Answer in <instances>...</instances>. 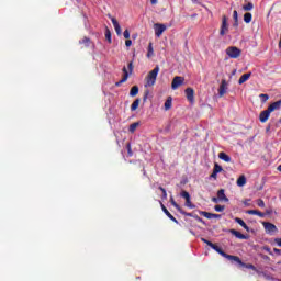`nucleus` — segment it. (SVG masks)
I'll use <instances>...</instances> for the list:
<instances>
[{
    "label": "nucleus",
    "instance_id": "obj_1",
    "mask_svg": "<svg viewBox=\"0 0 281 281\" xmlns=\"http://www.w3.org/2000/svg\"><path fill=\"white\" fill-rule=\"evenodd\" d=\"M157 76H159V66H156L145 78V87H155V82H157Z\"/></svg>",
    "mask_w": 281,
    "mask_h": 281
},
{
    "label": "nucleus",
    "instance_id": "obj_2",
    "mask_svg": "<svg viewBox=\"0 0 281 281\" xmlns=\"http://www.w3.org/2000/svg\"><path fill=\"white\" fill-rule=\"evenodd\" d=\"M133 69H134V66H133V61H130L128 65H127V68L126 66L123 67L122 71H123V77L120 81H117L115 83L116 87H122V85H124V82H126V80H128V76L131 74H133ZM130 71V72H128Z\"/></svg>",
    "mask_w": 281,
    "mask_h": 281
},
{
    "label": "nucleus",
    "instance_id": "obj_3",
    "mask_svg": "<svg viewBox=\"0 0 281 281\" xmlns=\"http://www.w3.org/2000/svg\"><path fill=\"white\" fill-rule=\"evenodd\" d=\"M209 247H211V249H214V251H216L217 254H220V256H222L223 258H226L227 260H238V256H234V255H228L227 252L223 251L222 247H218V245L212 243L209 244Z\"/></svg>",
    "mask_w": 281,
    "mask_h": 281
},
{
    "label": "nucleus",
    "instance_id": "obj_4",
    "mask_svg": "<svg viewBox=\"0 0 281 281\" xmlns=\"http://www.w3.org/2000/svg\"><path fill=\"white\" fill-rule=\"evenodd\" d=\"M226 56H228V58H240V54H243V50L236 46H228L226 48Z\"/></svg>",
    "mask_w": 281,
    "mask_h": 281
},
{
    "label": "nucleus",
    "instance_id": "obj_5",
    "mask_svg": "<svg viewBox=\"0 0 281 281\" xmlns=\"http://www.w3.org/2000/svg\"><path fill=\"white\" fill-rule=\"evenodd\" d=\"M229 32V24H227V15L222 16V25L220 29V36H225Z\"/></svg>",
    "mask_w": 281,
    "mask_h": 281
},
{
    "label": "nucleus",
    "instance_id": "obj_6",
    "mask_svg": "<svg viewBox=\"0 0 281 281\" xmlns=\"http://www.w3.org/2000/svg\"><path fill=\"white\" fill-rule=\"evenodd\" d=\"M183 82H186V78H183L181 76H176L172 79L171 89H173V90L179 89V87H181V85H183Z\"/></svg>",
    "mask_w": 281,
    "mask_h": 281
},
{
    "label": "nucleus",
    "instance_id": "obj_7",
    "mask_svg": "<svg viewBox=\"0 0 281 281\" xmlns=\"http://www.w3.org/2000/svg\"><path fill=\"white\" fill-rule=\"evenodd\" d=\"M262 225L266 229V234H276V232H278V227L272 223L263 222Z\"/></svg>",
    "mask_w": 281,
    "mask_h": 281
},
{
    "label": "nucleus",
    "instance_id": "obj_8",
    "mask_svg": "<svg viewBox=\"0 0 281 281\" xmlns=\"http://www.w3.org/2000/svg\"><path fill=\"white\" fill-rule=\"evenodd\" d=\"M231 262H237V265H240V267H244L245 269H251L252 271H256V266L252 263H245L240 259V257H237V259H232Z\"/></svg>",
    "mask_w": 281,
    "mask_h": 281
},
{
    "label": "nucleus",
    "instance_id": "obj_9",
    "mask_svg": "<svg viewBox=\"0 0 281 281\" xmlns=\"http://www.w3.org/2000/svg\"><path fill=\"white\" fill-rule=\"evenodd\" d=\"M154 30H155L156 36L159 38V36H161V34H164L166 32V25L156 23V24H154Z\"/></svg>",
    "mask_w": 281,
    "mask_h": 281
},
{
    "label": "nucleus",
    "instance_id": "obj_10",
    "mask_svg": "<svg viewBox=\"0 0 281 281\" xmlns=\"http://www.w3.org/2000/svg\"><path fill=\"white\" fill-rule=\"evenodd\" d=\"M109 19L112 21V25L117 34V36L122 35V26H120V22H117V19L109 15Z\"/></svg>",
    "mask_w": 281,
    "mask_h": 281
},
{
    "label": "nucleus",
    "instance_id": "obj_11",
    "mask_svg": "<svg viewBox=\"0 0 281 281\" xmlns=\"http://www.w3.org/2000/svg\"><path fill=\"white\" fill-rule=\"evenodd\" d=\"M160 206H161L164 214H166V216H168V218H170V221H172V223H176L177 225H179V221L170 214V211H168L166 205H164V203L160 202Z\"/></svg>",
    "mask_w": 281,
    "mask_h": 281
},
{
    "label": "nucleus",
    "instance_id": "obj_12",
    "mask_svg": "<svg viewBox=\"0 0 281 281\" xmlns=\"http://www.w3.org/2000/svg\"><path fill=\"white\" fill-rule=\"evenodd\" d=\"M227 93V80L223 79L218 88V97L223 98Z\"/></svg>",
    "mask_w": 281,
    "mask_h": 281
},
{
    "label": "nucleus",
    "instance_id": "obj_13",
    "mask_svg": "<svg viewBox=\"0 0 281 281\" xmlns=\"http://www.w3.org/2000/svg\"><path fill=\"white\" fill-rule=\"evenodd\" d=\"M271 116V112L269 111V108L265 111H262L259 114V120L262 124H265V122H267V120H269V117Z\"/></svg>",
    "mask_w": 281,
    "mask_h": 281
},
{
    "label": "nucleus",
    "instance_id": "obj_14",
    "mask_svg": "<svg viewBox=\"0 0 281 281\" xmlns=\"http://www.w3.org/2000/svg\"><path fill=\"white\" fill-rule=\"evenodd\" d=\"M229 234L235 236V238H238L239 240H247V235L236 231V229H229Z\"/></svg>",
    "mask_w": 281,
    "mask_h": 281
},
{
    "label": "nucleus",
    "instance_id": "obj_15",
    "mask_svg": "<svg viewBox=\"0 0 281 281\" xmlns=\"http://www.w3.org/2000/svg\"><path fill=\"white\" fill-rule=\"evenodd\" d=\"M184 92H186L187 100H188L189 102H194V89H192V88H187V89L184 90Z\"/></svg>",
    "mask_w": 281,
    "mask_h": 281
},
{
    "label": "nucleus",
    "instance_id": "obj_16",
    "mask_svg": "<svg viewBox=\"0 0 281 281\" xmlns=\"http://www.w3.org/2000/svg\"><path fill=\"white\" fill-rule=\"evenodd\" d=\"M280 108H281V100L271 103L268 106V110H269L270 113H273V111H279Z\"/></svg>",
    "mask_w": 281,
    "mask_h": 281
},
{
    "label": "nucleus",
    "instance_id": "obj_17",
    "mask_svg": "<svg viewBox=\"0 0 281 281\" xmlns=\"http://www.w3.org/2000/svg\"><path fill=\"white\" fill-rule=\"evenodd\" d=\"M217 199L218 201H225V203L229 202L227 195H225V189H221L217 191Z\"/></svg>",
    "mask_w": 281,
    "mask_h": 281
},
{
    "label": "nucleus",
    "instance_id": "obj_18",
    "mask_svg": "<svg viewBox=\"0 0 281 281\" xmlns=\"http://www.w3.org/2000/svg\"><path fill=\"white\" fill-rule=\"evenodd\" d=\"M247 214H250V216H259V218H265V213L258 211V210H248Z\"/></svg>",
    "mask_w": 281,
    "mask_h": 281
},
{
    "label": "nucleus",
    "instance_id": "obj_19",
    "mask_svg": "<svg viewBox=\"0 0 281 281\" xmlns=\"http://www.w3.org/2000/svg\"><path fill=\"white\" fill-rule=\"evenodd\" d=\"M250 78H251V72L241 75V77L238 80V85H245V82H247V80H249Z\"/></svg>",
    "mask_w": 281,
    "mask_h": 281
},
{
    "label": "nucleus",
    "instance_id": "obj_20",
    "mask_svg": "<svg viewBox=\"0 0 281 281\" xmlns=\"http://www.w3.org/2000/svg\"><path fill=\"white\" fill-rule=\"evenodd\" d=\"M218 158L222 159V161H225L226 164H229V161H232V157H229V155H227L225 151H221L218 154Z\"/></svg>",
    "mask_w": 281,
    "mask_h": 281
},
{
    "label": "nucleus",
    "instance_id": "obj_21",
    "mask_svg": "<svg viewBox=\"0 0 281 281\" xmlns=\"http://www.w3.org/2000/svg\"><path fill=\"white\" fill-rule=\"evenodd\" d=\"M247 184V178L245 177V175H241L238 179H237V186L239 188H243V186Z\"/></svg>",
    "mask_w": 281,
    "mask_h": 281
},
{
    "label": "nucleus",
    "instance_id": "obj_22",
    "mask_svg": "<svg viewBox=\"0 0 281 281\" xmlns=\"http://www.w3.org/2000/svg\"><path fill=\"white\" fill-rule=\"evenodd\" d=\"M172 109V97H168L165 101V111H170Z\"/></svg>",
    "mask_w": 281,
    "mask_h": 281
},
{
    "label": "nucleus",
    "instance_id": "obj_23",
    "mask_svg": "<svg viewBox=\"0 0 281 281\" xmlns=\"http://www.w3.org/2000/svg\"><path fill=\"white\" fill-rule=\"evenodd\" d=\"M235 223H238V225H240V227H244V229H246V232H249V226H247V224L245 223V221H243V218L236 217Z\"/></svg>",
    "mask_w": 281,
    "mask_h": 281
},
{
    "label": "nucleus",
    "instance_id": "obj_24",
    "mask_svg": "<svg viewBox=\"0 0 281 281\" xmlns=\"http://www.w3.org/2000/svg\"><path fill=\"white\" fill-rule=\"evenodd\" d=\"M200 216H204V218L212 220L214 218V213L205 212V211H200L199 212Z\"/></svg>",
    "mask_w": 281,
    "mask_h": 281
},
{
    "label": "nucleus",
    "instance_id": "obj_25",
    "mask_svg": "<svg viewBox=\"0 0 281 281\" xmlns=\"http://www.w3.org/2000/svg\"><path fill=\"white\" fill-rule=\"evenodd\" d=\"M79 44L83 45L85 47H89V45H91V38L83 37L82 40L79 41Z\"/></svg>",
    "mask_w": 281,
    "mask_h": 281
},
{
    "label": "nucleus",
    "instance_id": "obj_26",
    "mask_svg": "<svg viewBox=\"0 0 281 281\" xmlns=\"http://www.w3.org/2000/svg\"><path fill=\"white\" fill-rule=\"evenodd\" d=\"M137 93H139V87H137V86L132 87L130 90L131 98H135V95H137Z\"/></svg>",
    "mask_w": 281,
    "mask_h": 281
},
{
    "label": "nucleus",
    "instance_id": "obj_27",
    "mask_svg": "<svg viewBox=\"0 0 281 281\" xmlns=\"http://www.w3.org/2000/svg\"><path fill=\"white\" fill-rule=\"evenodd\" d=\"M155 55V50L153 49V43H149L147 48V58H151Z\"/></svg>",
    "mask_w": 281,
    "mask_h": 281
},
{
    "label": "nucleus",
    "instance_id": "obj_28",
    "mask_svg": "<svg viewBox=\"0 0 281 281\" xmlns=\"http://www.w3.org/2000/svg\"><path fill=\"white\" fill-rule=\"evenodd\" d=\"M139 99H135V101L131 105V111H137V109H139Z\"/></svg>",
    "mask_w": 281,
    "mask_h": 281
},
{
    "label": "nucleus",
    "instance_id": "obj_29",
    "mask_svg": "<svg viewBox=\"0 0 281 281\" xmlns=\"http://www.w3.org/2000/svg\"><path fill=\"white\" fill-rule=\"evenodd\" d=\"M243 10L245 12H251V10H254V3L248 2L247 4L243 5Z\"/></svg>",
    "mask_w": 281,
    "mask_h": 281
},
{
    "label": "nucleus",
    "instance_id": "obj_30",
    "mask_svg": "<svg viewBox=\"0 0 281 281\" xmlns=\"http://www.w3.org/2000/svg\"><path fill=\"white\" fill-rule=\"evenodd\" d=\"M251 19H254V15L250 12H247V13L244 14V21L246 23H250Z\"/></svg>",
    "mask_w": 281,
    "mask_h": 281
},
{
    "label": "nucleus",
    "instance_id": "obj_31",
    "mask_svg": "<svg viewBox=\"0 0 281 281\" xmlns=\"http://www.w3.org/2000/svg\"><path fill=\"white\" fill-rule=\"evenodd\" d=\"M137 126H139L138 122L132 123L128 127L130 133H134L135 131H137Z\"/></svg>",
    "mask_w": 281,
    "mask_h": 281
},
{
    "label": "nucleus",
    "instance_id": "obj_32",
    "mask_svg": "<svg viewBox=\"0 0 281 281\" xmlns=\"http://www.w3.org/2000/svg\"><path fill=\"white\" fill-rule=\"evenodd\" d=\"M170 203L178 212H181V206L175 201V198H170Z\"/></svg>",
    "mask_w": 281,
    "mask_h": 281
},
{
    "label": "nucleus",
    "instance_id": "obj_33",
    "mask_svg": "<svg viewBox=\"0 0 281 281\" xmlns=\"http://www.w3.org/2000/svg\"><path fill=\"white\" fill-rule=\"evenodd\" d=\"M105 40L108 41V43H112L111 31L109 30V27H105Z\"/></svg>",
    "mask_w": 281,
    "mask_h": 281
},
{
    "label": "nucleus",
    "instance_id": "obj_34",
    "mask_svg": "<svg viewBox=\"0 0 281 281\" xmlns=\"http://www.w3.org/2000/svg\"><path fill=\"white\" fill-rule=\"evenodd\" d=\"M213 170L218 175V172H223V167L215 162Z\"/></svg>",
    "mask_w": 281,
    "mask_h": 281
},
{
    "label": "nucleus",
    "instance_id": "obj_35",
    "mask_svg": "<svg viewBox=\"0 0 281 281\" xmlns=\"http://www.w3.org/2000/svg\"><path fill=\"white\" fill-rule=\"evenodd\" d=\"M180 196H182V199H186V201H188L190 199V193L188 191H182L180 193Z\"/></svg>",
    "mask_w": 281,
    "mask_h": 281
},
{
    "label": "nucleus",
    "instance_id": "obj_36",
    "mask_svg": "<svg viewBox=\"0 0 281 281\" xmlns=\"http://www.w3.org/2000/svg\"><path fill=\"white\" fill-rule=\"evenodd\" d=\"M179 212L183 216H190L191 218H194V213H188V212L183 211V209H181V211H179Z\"/></svg>",
    "mask_w": 281,
    "mask_h": 281
},
{
    "label": "nucleus",
    "instance_id": "obj_37",
    "mask_svg": "<svg viewBox=\"0 0 281 281\" xmlns=\"http://www.w3.org/2000/svg\"><path fill=\"white\" fill-rule=\"evenodd\" d=\"M186 206L187 207H190L191 210H194V204H192V201L190 200V198H189V200H186Z\"/></svg>",
    "mask_w": 281,
    "mask_h": 281
},
{
    "label": "nucleus",
    "instance_id": "obj_38",
    "mask_svg": "<svg viewBox=\"0 0 281 281\" xmlns=\"http://www.w3.org/2000/svg\"><path fill=\"white\" fill-rule=\"evenodd\" d=\"M158 190L162 192V199H168V193L166 192V189H164V187H159Z\"/></svg>",
    "mask_w": 281,
    "mask_h": 281
},
{
    "label": "nucleus",
    "instance_id": "obj_39",
    "mask_svg": "<svg viewBox=\"0 0 281 281\" xmlns=\"http://www.w3.org/2000/svg\"><path fill=\"white\" fill-rule=\"evenodd\" d=\"M262 250L267 251V254H269L270 256H273V252L271 251V248L269 246H263Z\"/></svg>",
    "mask_w": 281,
    "mask_h": 281
},
{
    "label": "nucleus",
    "instance_id": "obj_40",
    "mask_svg": "<svg viewBox=\"0 0 281 281\" xmlns=\"http://www.w3.org/2000/svg\"><path fill=\"white\" fill-rule=\"evenodd\" d=\"M126 149H127V153H128V157H133V150L131 149V143H127Z\"/></svg>",
    "mask_w": 281,
    "mask_h": 281
},
{
    "label": "nucleus",
    "instance_id": "obj_41",
    "mask_svg": "<svg viewBox=\"0 0 281 281\" xmlns=\"http://www.w3.org/2000/svg\"><path fill=\"white\" fill-rule=\"evenodd\" d=\"M214 210H215V212H223L225 210V206H223V205H215Z\"/></svg>",
    "mask_w": 281,
    "mask_h": 281
},
{
    "label": "nucleus",
    "instance_id": "obj_42",
    "mask_svg": "<svg viewBox=\"0 0 281 281\" xmlns=\"http://www.w3.org/2000/svg\"><path fill=\"white\" fill-rule=\"evenodd\" d=\"M148 95H150V91L145 90L144 97H143V102H146V100H148Z\"/></svg>",
    "mask_w": 281,
    "mask_h": 281
},
{
    "label": "nucleus",
    "instance_id": "obj_43",
    "mask_svg": "<svg viewBox=\"0 0 281 281\" xmlns=\"http://www.w3.org/2000/svg\"><path fill=\"white\" fill-rule=\"evenodd\" d=\"M233 19H234V22H235V23H238V11L235 10V11L233 12Z\"/></svg>",
    "mask_w": 281,
    "mask_h": 281
},
{
    "label": "nucleus",
    "instance_id": "obj_44",
    "mask_svg": "<svg viewBox=\"0 0 281 281\" xmlns=\"http://www.w3.org/2000/svg\"><path fill=\"white\" fill-rule=\"evenodd\" d=\"M124 38L130 40L131 38V32L128 30H125L123 33Z\"/></svg>",
    "mask_w": 281,
    "mask_h": 281
},
{
    "label": "nucleus",
    "instance_id": "obj_45",
    "mask_svg": "<svg viewBox=\"0 0 281 281\" xmlns=\"http://www.w3.org/2000/svg\"><path fill=\"white\" fill-rule=\"evenodd\" d=\"M259 98H261L262 102H267V100H269V94H260Z\"/></svg>",
    "mask_w": 281,
    "mask_h": 281
},
{
    "label": "nucleus",
    "instance_id": "obj_46",
    "mask_svg": "<svg viewBox=\"0 0 281 281\" xmlns=\"http://www.w3.org/2000/svg\"><path fill=\"white\" fill-rule=\"evenodd\" d=\"M257 205H258V207H265V201L262 199H259L257 201Z\"/></svg>",
    "mask_w": 281,
    "mask_h": 281
},
{
    "label": "nucleus",
    "instance_id": "obj_47",
    "mask_svg": "<svg viewBox=\"0 0 281 281\" xmlns=\"http://www.w3.org/2000/svg\"><path fill=\"white\" fill-rule=\"evenodd\" d=\"M193 218H195V221H198V223H203V218L199 217V215L194 214Z\"/></svg>",
    "mask_w": 281,
    "mask_h": 281
},
{
    "label": "nucleus",
    "instance_id": "obj_48",
    "mask_svg": "<svg viewBox=\"0 0 281 281\" xmlns=\"http://www.w3.org/2000/svg\"><path fill=\"white\" fill-rule=\"evenodd\" d=\"M217 178H218V173L213 170V172L211 173V179H217Z\"/></svg>",
    "mask_w": 281,
    "mask_h": 281
},
{
    "label": "nucleus",
    "instance_id": "obj_49",
    "mask_svg": "<svg viewBox=\"0 0 281 281\" xmlns=\"http://www.w3.org/2000/svg\"><path fill=\"white\" fill-rule=\"evenodd\" d=\"M125 45H126V47H131V45H133V41L126 40Z\"/></svg>",
    "mask_w": 281,
    "mask_h": 281
},
{
    "label": "nucleus",
    "instance_id": "obj_50",
    "mask_svg": "<svg viewBox=\"0 0 281 281\" xmlns=\"http://www.w3.org/2000/svg\"><path fill=\"white\" fill-rule=\"evenodd\" d=\"M202 243H205V245H207V247H210V244H212V241L205 239V238H201Z\"/></svg>",
    "mask_w": 281,
    "mask_h": 281
},
{
    "label": "nucleus",
    "instance_id": "obj_51",
    "mask_svg": "<svg viewBox=\"0 0 281 281\" xmlns=\"http://www.w3.org/2000/svg\"><path fill=\"white\" fill-rule=\"evenodd\" d=\"M274 243H277L278 247H281V238H276Z\"/></svg>",
    "mask_w": 281,
    "mask_h": 281
},
{
    "label": "nucleus",
    "instance_id": "obj_52",
    "mask_svg": "<svg viewBox=\"0 0 281 281\" xmlns=\"http://www.w3.org/2000/svg\"><path fill=\"white\" fill-rule=\"evenodd\" d=\"M273 251H274V254H277V256H281V250L280 249L273 248Z\"/></svg>",
    "mask_w": 281,
    "mask_h": 281
},
{
    "label": "nucleus",
    "instance_id": "obj_53",
    "mask_svg": "<svg viewBox=\"0 0 281 281\" xmlns=\"http://www.w3.org/2000/svg\"><path fill=\"white\" fill-rule=\"evenodd\" d=\"M213 218H221V214L213 213Z\"/></svg>",
    "mask_w": 281,
    "mask_h": 281
},
{
    "label": "nucleus",
    "instance_id": "obj_54",
    "mask_svg": "<svg viewBox=\"0 0 281 281\" xmlns=\"http://www.w3.org/2000/svg\"><path fill=\"white\" fill-rule=\"evenodd\" d=\"M151 5H157V0H150Z\"/></svg>",
    "mask_w": 281,
    "mask_h": 281
},
{
    "label": "nucleus",
    "instance_id": "obj_55",
    "mask_svg": "<svg viewBox=\"0 0 281 281\" xmlns=\"http://www.w3.org/2000/svg\"><path fill=\"white\" fill-rule=\"evenodd\" d=\"M213 203H218V198H212Z\"/></svg>",
    "mask_w": 281,
    "mask_h": 281
},
{
    "label": "nucleus",
    "instance_id": "obj_56",
    "mask_svg": "<svg viewBox=\"0 0 281 281\" xmlns=\"http://www.w3.org/2000/svg\"><path fill=\"white\" fill-rule=\"evenodd\" d=\"M191 19H196V13L192 14Z\"/></svg>",
    "mask_w": 281,
    "mask_h": 281
},
{
    "label": "nucleus",
    "instance_id": "obj_57",
    "mask_svg": "<svg viewBox=\"0 0 281 281\" xmlns=\"http://www.w3.org/2000/svg\"><path fill=\"white\" fill-rule=\"evenodd\" d=\"M233 25L234 27H238V22H235Z\"/></svg>",
    "mask_w": 281,
    "mask_h": 281
},
{
    "label": "nucleus",
    "instance_id": "obj_58",
    "mask_svg": "<svg viewBox=\"0 0 281 281\" xmlns=\"http://www.w3.org/2000/svg\"><path fill=\"white\" fill-rule=\"evenodd\" d=\"M143 175L144 177H146V169H143Z\"/></svg>",
    "mask_w": 281,
    "mask_h": 281
},
{
    "label": "nucleus",
    "instance_id": "obj_59",
    "mask_svg": "<svg viewBox=\"0 0 281 281\" xmlns=\"http://www.w3.org/2000/svg\"><path fill=\"white\" fill-rule=\"evenodd\" d=\"M132 38H137V35H132Z\"/></svg>",
    "mask_w": 281,
    "mask_h": 281
},
{
    "label": "nucleus",
    "instance_id": "obj_60",
    "mask_svg": "<svg viewBox=\"0 0 281 281\" xmlns=\"http://www.w3.org/2000/svg\"><path fill=\"white\" fill-rule=\"evenodd\" d=\"M279 47L281 48V42L279 41Z\"/></svg>",
    "mask_w": 281,
    "mask_h": 281
}]
</instances>
